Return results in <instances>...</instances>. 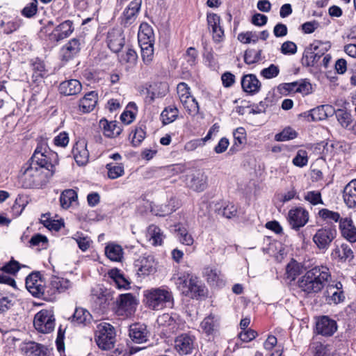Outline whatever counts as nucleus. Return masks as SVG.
<instances>
[{
	"label": "nucleus",
	"instance_id": "7c9ffc66",
	"mask_svg": "<svg viewBox=\"0 0 356 356\" xmlns=\"http://www.w3.org/2000/svg\"><path fill=\"white\" fill-rule=\"evenodd\" d=\"M70 319L75 325H87L91 323L92 317L87 309L83 307H76Z\"/></svg>",
	"mask_w": 356,
	"mask_h": 356
},
{
	"label": "nucleus",
	"instance_id": "4be33fe9",
	"mask_svg": "<svg viewBox=\"0 0 356 356\" xmlns=\"http://www.w3.org/2000/svg\"><path fill=\"white\" fill-rule=\"evenodd\" d=\"M147 327L143 324L135 323L129 327V335L132 341L142 343L147 340Z\"/></svg>",
	"mask_w": 356,
	"mask_h": 356
},
{
	"label": "nucleus",
	"instance_id": "6ab92c4d",
	"mask_svg": "<svg viewBox=\"0 0 356 356\" xmlns=\"http://www.w3.org/2000/svg\"><path fill=\"white\" fill-rule=\"evenodd\" d=\"M341 236L350 243L356 242V227L350 218H341L339 222Z\"/></svg>",
	"mask_w": 356,
	"mask_h": 356
},
{
	"label": "nucleus",
	"instance_id": "6e6552de",
	"mask_svg": "<svg viewBox=\"0 0 356 356\" xmlns=\"http://www.w3.org/2000/svg\"><path fill=\"white\" fill-rule=\"evenodd\" d=\"M33 325L41 333L52 332L55 327V318L51 312L42 309L38 312L34 317Z\"/></svg>",
	"mask_w": 356,
	"mask_h": 356
},
{
	"label": "nucleus",
	"instance_id": "cd10ccee",
	"mask_svg": "<svg viewBox=\"0 0 356 356\" xmlns=\"http://www.w3.org/2000/svg\"><path fill=\"white\" fill-rule=\"evenodd\" d=\"M21 349L27 356H46L47 351L44 346L34 341L24 343Z\"/></svg>",
	"mask_w": 356,
	"mask_h": 356
},
{
	"label": "nucleus",
	"instance_id": "72a5a7b5",
	"mask_svg": "<svg viewBox=\"0 0 356 356\" xmlns=\"http://www.w3.org/2000/svg\"><path fill=\"white\" fill-rule=\"evenodd\" d=\"M188 286V293H186L185 296L197 298L204 295V287L196 276L194 275L193 278H191Z\"/></svg>",
	"mask_w": 356,
	"mask_h": 356
},
{
	"label": "nucleus",
	"instance_id": "423d86ee",
	"mask_svg": "<svg viewBox=\"0 0 356 356\" xmlns=\"http://www.w3.org/2000/svg\"><path fill=\"white\" fill-rule=\"evenodd\" d=\"M72 286V283L67 279L54 276L46 285L44 300L52 301L58 293H63Z\"/></svg>",
	"mask_w": 356,
	"mask_h": 356
},
{
	"label": "nucleus",
	"instance_id": "393cba45",
	"mask_svg": "<svg viewBox=\"0 0 356 356\" xmlns=\"http://www.w3.org/2000/svg\"><path fill=\"white\" fill-rule=\"evenodd\" d=\"M98 101V95L96 91H90L86 93L83 98L79 100V111L82 113H89L96 106Z\"/></svg>",
	"mask_w": 356,
	"mask_h": 356
},
{
	"label": "nucleus",
	"instance_id": "7ed1b4c3",
	"mask_svg": "<svg viewBox=\"0 0 356 356\" xmlns=\"http://www.w3.org/2000/svg\"><path fill=\"white\" fill-rule=\"evenodd\" d=\"M144 302L147 307L153 310L172 308L174 298L172 292L165 288H152L144 292Z\"/></svg>",
	"mask_w": 356,
	"mask_h": 356
},
{
	"label": "nucleus",
	"instance_id": "338daca9",
	"mask_svg": "<svg viewBox=\"0 0 356 356\" xmlns=\"http://www.w3.org/2000/svg\"><path fill=\"white\" fill-rule=\"evenodd\" d=\"M38 10V0H33L22 10V14L26 17H31L35 15Z\"/></svg>",
	"mask_w": 356,
	"mask_h": 356
},
{
	"label": "nucleus",
	"instance_id": "412c9836",
	"mask_svg": "<svg viewBox=\"0 0 356 356\" xmlns=\"http://www.w3.org/2000/svg\"><path fill=\"white\" fill-rule=\"evenodd\" d=\"M81 44L79 40L72 39L70 40L60 49V57L63 60L68 61L75 57L81 50Z\"/></svg>",
	"mask_w": 356,
	"mask_h": 356
},
{
	"label": "nucleus",
	"instance_id": "8fccbe9b",
	"mask_svg": "<svg viewBox=\"0 0 356 356\" xmlns=\"http://www.w3.org/2000/svg\"><path fill=\"white\" fill-rule=\"evenodd\" d=\"M72 238L76 241L79 249L83 252H86L90 247L92 241L90 237L85 236L83 233L76 232Z\"/></svg>",
	"mask_w": 356,
	"mask_h": 356
},
{
	"label": "nucleus",
	"instance_id": "0eeeda50",
	"mask_svg": "<svg viewBox=\"0 0 356 356\" xmlns=\"http://www.w3.org/2000/svg\"><path fill=\"white\" fill-rule=\"evenodd\" d=\"M337 236L335 228L326 226L318 229L313 236L312 240L318 249L326 251Z\"/></svg>",
	"mask_w": 356,
	"mask_h": 356
},
{
	"label": "nucleus",
	"instance_id": "37998d69",
	"mask_svg": "<svg viewBox=\"0 0 356 356\" xmlns=\"http://www.w3.org/2000/svg\"><path fill=\"white\" fill-rule=\"evenodd\" d=\"M77 193L73 189L65 190L60 196V205L63 209H68L77 200Z\"/></svg>",
	"mask_w": 356,
	"mask_h": 356
},
{
	"label": "nucleus",
	"instance_id": "aec40b11",
	"mask_svg": "<svg viewBox=\"0 0 356 356\" xmlns=\"http://www.w3.org/2000/svg\"><path fill=\"white\" fill-rule=\"evenodd\" d=\"M241 87L244 92L248 94L257 93L261 87V83L256 75L248 74L243 76L241 79Z\"/></svg>",
	"mask_w": 356,
	"mask_h": 356
},
{
	"label": "nucleus",
	"instance_id": "a18cd8bd",
	"mask_svg": "<svg viewBox=\"0 0 356 356\" xmlns=\"http://www.w3.org/2000/svg\"><path fill=\"white\" fill-rule=\"evenodd\" d=\"M141 48V56L143 62L149 65L154 58V42L139 43Z\"/></svg>",
	"mask_w": 356,
	"mask_h": 356
},
{
	"label": "nucleus",
	"instance_id": "774afa93",
	"mask_svg": "<svg viewBox=\"0 0 356 356\" xmlns=\"http://www.w3.org/2000/svg\"><path fill=\"white\" fill-rule=\"evenodd\" d=\"M280 51L284 55H293L297 51V46L291 41H286L282 44Z\"/></svg>",
	"mask_w": 356,
	"mask_h": 356
},
{
	"label": "nucleus",
	"instance_id": "e433bc0d",
	"mask_svg": "<svg viewBox=\"0 0 356 356\" xmlns=\"http://www.w3.org/2000/svg\"><path fill=\"white\" fill-rule=\"evenodd\" d=\"M201 328L207 336L213 337L218 332V323L214 317L209 316L202 321Z\"/></svg>",
	"mask_w": 356,
	"mask_h": 356
},
{
	"label": "nucleus",
	"instance_id": "6e6d98bb",
	"mask_svg": "<svg viewBox=\"0 0 356 356\" xmlns=\"http://www.w3.org/2000/svg\"><path fill=\"white\" fill-rule=\"evenodd\" d=\"M335 114L338 122L343 127L346 128L351 124L352 118L350 113L343 109H338Z\"/></svg>",
	"mask_w": 356,
	"mask_h": 356
},
{
	"label": "nucleus",
	"instance_id": "c85d7f7f",
	"mask_svg": "<svg viewBox=\"0 0 356 356\" xmlns=\"http://www.w3.org/2000/svg\"><path fill=\"white\" fill-rule=\"evenodd\" d=\"M73 31L72 24H59L49 34V39L58 42L67 38Z\"/></svg>",
	"mask_w": 356,
	"mask_h": 356
},
{
	"label": "nucleus",
	"instance_id": "b1692460",
	"mask_svg": "<svg viewBox=\"0 0 356 356\" xmlns=\"http://www.w3.org/2000/svg\"><path fill=\"white\" fill-rule=\"evenodd\" d=\"M58 89L65 96L76 95L81 91L82 85L77 79H69L61 82Z\"/></svg>",
	"mask_w": 356,
	"mask_h": 356
},
{
	"label": "nucleus",
	"instance_id": "c9c22d12",
	"mask_svg": "<svg viewBox=\"0 0 356 356\" xmlns=\"http://www.w3.org/2000/svg\"><path fill=\"white\" fill-rule=\"evenodd\" d=\"M147 238L153 245L156 246L161 245L164 236L159 227L151 225L147 228Z\"/></svg>",
	"mask_w": 356,
	"mask_h": 356
},
{
	"label": "nucleus",
	"instance_id": "864d4df0",
	"mask_svg": "<svg viewBox=\"0 0 356 356\" xmlns=\"http://www.w3.org/2000/svg\"><path fill=\"white\" fill-rule=\"evenodd\" d=\"M33 76L36 79L38 78H43L47 74V70L45 68V65L43 61L40 60H35L32 65Z\"/></svg>",
	"mask_w": 356,
	"mask_h": 356
},
{
	"label": "nucleus",
	"instance_id": "f704fd0d",
	"mask_svg": "<svg viewBox=\"0 0 356 356\" xmlns=\"http://www.w3.org/2000/svg\"><path fill=\"white\" fill-rule=\"evenodd\" d=\"M138 38L139 43L154 42V33L149 24H140Z\"/></svg>",
	"mask_w": 356,
	"mask_h": 356
},
{
	"label": "nucleus",
	"instance_id": "4c0bfd02",
	"mask_svg": "<svg viewBox=\"0 0 356 356\" xmlns=\"http://www.w3.org/2000/svg\"><path fill=\"white\" fill-rule=\"evenodd\" d=\"M106 257L113 261H120L123 257V250L119 245L108 243L105 248Z\"/></svg>",
	"mask_w": 356,
	"mask_h": 356
},
{
	"label": "nucleus",
	"instance_id": "20e7f679",
	"mask_svg": "<svg viewBox=\"0 0 356 356\" xmlns=\"http://www.w3.org/2000/svg\"><path fill=\"white\" fill-rule=\"evenodd\" d=\"M95 340L102 350H107L113 348L115 343L114 327L108 323L100 324L96 332Z\"/></svg>",
	"mask_w": 356,
	"mask_h": 356
},
{
	"label": "nucleus",
	"instance_id": "bb28decb",
	"mask_svg": "<svg viewBox=\"0 0 356 356\" xmlns=\"http://www.w3.org/2000/svg\"><path fill=\"white\" fill-rule=\"evenodd\" d=\"M99 127L102 129L103 134L108 138H115L122 132V128L116 121L109 122L106 119H102L99 121Z\"/></svg>",
	"mask_w": 356,
	"mask_h": 356
},
{
	"label": "nucleus",
	"instance_id": "4d7b16f0",
	"mask_svg": "<svg viewBox=\"0 0 356 356\" xmlns=\"http://www.w3.org/2000/svg\"><path fill=\"white\" fill-rule=\"evenodd\" d=\"M286 274L289 279L294 280L300 274L299 264L296 261L292 259L286 267Z\"/></svg>",
	"mask_w": 356,
	"mask_h": 356
},
{
	"label": "nucleus",
	"instance_id": "680f3d73",
	"mask_svg": "<svg viewBox=\"0 0 356 356\" xmlns=\"http://www.w3.org/2000/svg\"><path fill=\"white\" fill-rule=\"evenodd\" d=\"M279 73V67L274 64H271L269 67L264 68L261 71L260 75L266 79H270L276 77Z\"/></svg>",
	"mask_w": 356,
	"mask_h": 356
},
{
	"label": "nucleus",
	"instance_id": "0e129e2a",
	"mask_svg": "<svg viewBox=\"0 0 356 356\" xmlns=\"http://www.w3.org/2000/svg\"><path fill=\"white\" fill-rule=\"evenodd\" d=\"M305 199L313 205L323 204L321 193L316 191H309L305 196Z\"/></svg>",
	"mask_w": 356,
	"mask_h": 356
},
{
	"label": "nucleus",
	"instance_id": "f8f14e48",
	"mask_svg": "<svg viewBox=\"0 0 356 356\" xmlns=\"http://www.w3.org/2000/svg\"><path fill=\"white\" fill-rule=\"evenodd\" d=\"M309 220V212L302 207L291 209L288 212L287 221L294 230H299Z\"/></svg>",
	"mask_w": 356,
	"mask_h": 356
},
{
	"label": "nucleus",
	"instance_id": "58836bf2",
	"mask_svg": "<svg viewBox=\"0 0 356 356\" xmlns=\"http://www.w3.org/2000/svg\"><path fill=\"white\" fill-rule=\"evenodd\" d=\"M332 257L341 261L351 259L354 254L351 248L347 244H342L340 247L336 248L332 252Z\"/></svg>",
	"mask_w": 356,
	"mask_h": 356
},
{
	"label": "nucleus",
	"instance_id": "a878e982",
	"mask_svg": "<svg viewBox=\"0 0 356 356\" xmlns=\"http://www.w3.org/2000/svg\"><path fill=\"white\" fill-rule=\"evenodd\" d=\"M207 175L202 171H197L191 175V180L188 182V186L195 191L201 192L207 187Z\"/></svg>",
	"mask_w": 356,
	"mask_h": 356
},
{
	"label": "nucleus",
	"instance_id": "603ef678",
	"mask_svg": "<svg viewBox=\"0 0 356 356\" xmlns=\"http://www.w3.org/2000/svg\"><path fill=\"white\" fill-rule=\"evenodd\" d=\"M108 176L110 179H115L124 174V167L122 164L108 163L106 165Z\"/></svg>",
	"mask_w": 356,
	"mask_h": 356
},
{
	"label": "nucleus",
	"instance_id": "ea45409f",
	"mask_svg": "<svg viewBox=\"0 0 356 356\" xmlns=\"http://www.w3.org/2000/svg\"><path fill=\"white\" fill-rule=\"evenodd\" d=\"M203 275L207 282L212 285L218 284L222 280L221 272L215 267L207 266L204 268Z\"/></svg>",
	"mask_w": 356,
	"mask_h": 356
},
{
	"label": "nucleus",
	"instance_id": "f03ea898",
	"mask_svg": "<svg viewBox=\"0 0 356 356\" xmlns=\"http://www.w3.org/2000/svg\"><path fill=\"white\" fill-rule=\"evenodd\" d=\"M331 280V272L326 266H316L307 270L298 280L299 288L305 293H320Z\"/></svg>",
	"mask_w": 356,
	"mask_h": 356
},
{
	"label": "nucleus",
	"instance_id": "ddd939ff",
	"mask_svg": "<svg viewBox=\"0 0 356 356\" xmlns=\"http://www.w3.org/2000/svg\"><path fill=\"white\" fill-rule=\"evenodd\" d=\"M334 113V108L328 104L318 106L309 111L305 112L300 115L307 119L308 122L321 121L332 116Z\"/></svg>",
	"mask_w": 356,
	"mask_h": 356
},
{
	"label": "nucleus",
	"instance_id": "4468645a",
	"mask_svg": "<svg viewBox=\"0 0 356 356\" xmlns=\"http://www.w3.org/2000/svg\"><path fill=\"white\" fill-rule=\"evenodd\" d=\"M156 322L166 334H175L181 330L180 321L168 313L160 315Z\"/></svg>",
	"mask_w": 356,
	"mask_h": 356
},
{
	"label": "nucleus",
	"instance_id": "9d476101",
	"mask_svg": "<svg viewBox=\"0 0 356 356\" xmlns=\"http://www.w3.org/2000/svg\"><path fill=\"white\" fill-rule=\"evenodd\" d=\"M115 303V312L117 314L128 316L134 312L138 301L131 293H125L120 295Z\"/></svg>",
	"mask_w": 356,
	"mask_h": 356
},
{
	"label": "nucleus",
	"instance_id": "bf43d9fd",
	"mask_svg": "<svg viewBox=\"0 0 356 356\" xmlns=\"http://www.w3.org/2000/svg\"><path fill=\"white\" fill-rule=\"evenodd\" d=\"M261 50H247L244 55L245 63L250 65L258 62L261 59Z\"/></svg>",
	"mask_w": 356,
	"mask_h": 356
},
{
	"label": "nucleus",
	"instance_id": "f257e3e1",
	"mask_svg": "<svg viewBox=\"0 0 356 356\" xmlns=\"http://www.w3.org/2000/svg\"><path fill=\"white\" fill-rule=\"evenodd\" d=\"M56 154L47 150L46 144L38 145L30 159L21 168L17 182L20 187L26 189L41 188L49 181L54 172V165L51 156Z\"/></svg>",
	"mask_w": 356,
	"mask_h": 356
},
{
	"label": "nucleus",
	"instance_id": "9b49d317",
	"mask_svg": "<svg viewBox=\"0 0 356 356\" xmlns=\"http://www.w3.org/2000/svg\"><path fill=\"white\" fill-rule=\"evenodd\" d=\"M26 287L33 296L44 299L46 286L39 273H31L26 277Z\"/></svg>",
	"mask_w": 356,
	"mask_h": 356
},
{
	"label": "nucleus",
	"instance_id": "de8ad7c7",
	"mask_svg": "<svg viewBox=\"0 0 356 356\" xmlns=\"http://www.w3.org/2000/svg\"><path fill=\"white\" fill-rule=\"evenodd\" d=\"M179 114V110L175 106L165 108L161 113V117L164 124L174 122Z\"/></svg>",
	"mask_w": 356,
	"mask_h": 356
},
{
	"label": "nucleus",
	"instance_id": "5fc2aeb1",
	"mask_svg": "<svg viewBox=\"0 0 356 356\" xmlns=\"http://www.w3.org/2000/svg\"><path fill=\"white\" fill-rule=\"evenodd\" d=\"M296 131L291 127H286L279 134H275V140L276 141H286L296 138Z\"/></svg>",
	"mask_w": 356,
	"mask_h": 356
},
{
	"label": "nucleus",
	"instance_id": "2eb2a0df",
	"mask_svg": "<svg viewBox=\"0 0 356 356\" xmlns=\"http://www.w3.org/2000/svg\"><path fill=\"white\" fill-rule=\"evenodd\" d=\"M337 330V322L327 316H322L316 322V332L325 337L333 335Z\"/></svg>",
	"mask_w": 356,
	"mask_h": 356
},
{
	"label": "nucleus",
	"instance_id": "f3484780",
	"mask_svg": "<svg viewBox=\"0 0 356 356\" xmlns=\"http://www.w3.org/2000/svg\"><path fill=\"white\" fill-rule=\"evenodd\" d=\"M157 264L153 255L143 254L135 261L138 271L143 275H148L156 271Z\"/></svg>",
	"mask_w": 356,
	"mask_h": 356
},
{
	"label": "nucleus",
	"instance_id": "052dcab7",
	"mask_svg": "<svg viewBox=\"0 0 356 356\" xmlns=\"http://www.w3.org/2000/svg\"><path fill=\"white\" fill-rule=\"evenodd\" d=\"M146 132L142 127H137L131 134V143L134 146H138L141 142L145 139Z\"/></svg>",
	"mask_w": 356,
	"mask_h": 356
},
{
	"label": "nucleus",
	"instance_id": "49530a36",
	"mask_svg": "<svg viewBox=\"0 0 356 356\" xmlns=\"http://www.w3.org/2000/svg\"><path fill=\"white\" fill-rule=\"evenodd\" d=\"M218 214L221 215L227 218H232L236 215V207L230 202L224 203L219 207L216 208Z\"/></svg>",
	"mask_w": 356,
	"mask_h": 356
},
{
	"label": "nucleus",
	"instance_id": "473e14b6",
	"mask_svg": "<svg viewBox=\"0 0 356 356\" xmlns=\"http://www.w3.org/2000/svg\"><path fill=\"white\" fill-rule=\"evenodd\" d=\"M179 98L189 115L194 116L198 113L200 108L198 103L191 93L179 97Z\"/></svg>",
	"mask_w": 356,
	"mask_h": 356
},
{
	"label": "nucleus",
	"instance_id": "a19ab883",
	"mask_svg": "<svg viewBox=\"0 0 356 356\" xmlns=\"http://www.w3.org/2000/svg\"><path fill=\"white\" fill-rule=\"evenodd\" d=\"M175 231L177 232V237L180 243L185 245H192L194 239L186 227L180 224L176 225Z\"/></svg>",
	"mask_w": 356,
	"mask_h": 356
},
{
	"label": "nucleus",
	"instance_id": "e2e57ef3",
	"mask_svg": "<svg viewBox=\"0 0 356 356\" xmlns=\"http://www.w3.org/2000/svg\"><path fill=\"white\" fill-rule=\"evenodd\" d=\"M234 145H241L246 142V131L243 127H238L233 133Z\"/></svg>",
	"mask_w": 356,
	"mask_h": 356
},
{
	"label": "nucleus",
	"instance_id": "13d9d810",
	"mask_svg": "<svg viewBox=\"0 0 356 356\" xmlns=\"http://www.w3.org/2000/svg\"><path fill=\"white\" fill-rule=\"evenodd\" d=\"M292 163L294 165L302 168L307 165L308 156L306 150L299 149L296 156L293 159Z\"/></svg>",
	"mask_w": 356,
	"mask_h": 356
},
{
	"label": "nucleus",
	"instance_id": "dca6fc26",
	"mask_svg": "<svg viewBox=\"0 0 356 356\" xmlns=\"http://www.w3.org/2000/svg\"><path fill=\"white\" fill-rule=\"evenodd\" d=\"M107 44L108 48L115 53L120 51L124 45V37L121 28H114L108 33Z\"/></svg>",
	"mask_w": 356,
	"mask_h": 356
},
{
	"label": "nucleus",
	"instance_id": "39448f33",
	"mask_svg": "<svg viewBox=\"0 0 356 356\" xmlns=\"http://www.w3.org/2000/svg\"><path fill=\"white\" fill-rule=\"evenodd\" d=\"M91 297L96 307L102 312L115 303L114 292L102 285H97L91 289Z\"/></svg>",
	"mask_w": 356,
	"mask_h": 356
},
{
	"label": "nucleus",
	"instance_id": "3c124183",
	"mask_svg": "<svg viewBox=\"0 0 356 356\" xmlns=\"http://www.w3.org/2000/svg\"><path fill=\"white\" fill-rule=\"evenodd\" d=\"M318 216L323 220L327 222H340L341 219L340 214L338 212L330 211L327 209H321L318 211Z\"/></svg>",
	"mask_w": 356,
	"mask_h": 356
},
{
	"label": "nucleus",
	"instance_id": "1a4fd4ad",
	"mask_svg": "<svg viewBox=\"0 0 356 356\" xmlns=\"http://www.w3.org/2000/svg\"><path fill=\"white\" fill-rule=\"evenodd\" d=\"M195 340L191 333H182L175 338L174 348L180 355H190L195 348Z\"/></svg>",
	"mask_w": 356,
	"mask_h": 356
},
{
	"label": "nucleus",
	"instance_id": "a211bd4d",
	"mask_svg": "<svg viewBox=\"0 0 356 356\" xmlns=\"http://www.w3.org/2000/svg\"><path fill=\"white\" fill-rule=\"evenodd\" d=\"M72 154L79 165H84L88 162L89 152L86 140L80 139L76 142L72 149Z\"/></svg>",
	"mask_w": 356,
	"mask_h": 356
},
{
	"label": "nucleus",
	"instance_id": "69168bd1",
	"mask_svg": "<svg viewBox=\"0 0 356 356\" xmlns=\"http://www.w3.org/2000/svg\"><path fill=\"white\" fill-rule=\"evenodd\" d=\"M279 92L286 95L289 92H297V81L280 84L277 87Z\"/></svg>",
	"mask_w": 356,
	"mask_h": 356
},
{
	"label": "nucleus",
	"instance_id": "2f4dec72",
	"mask_svg": "<svg viewBox=\"0 0 356 356\" xmlns=\"http://www.w3.org/2000/svg\"><path fill=\"white\" fill-rule=\"evenodd\" d=\"M318 49V46L312 44L309 47H307L304 51L302 63L305 66H313L317 60L321 57L318 53L316 52Z\"/></svg>",
	"mask_w": 356,
	"mask_h": 356
},
{
	"label": "nucleus",
	"instance_id": "c03bdc74",
	"mask_svg": "<svg viewBox=\"0 0 356 356\" xmlns=\"http://www.w3.org/2000/svg\"><path fill=\"white\" fill-rule=\"evenodd\" d=\"M193 275L184 272L180 273L176 279L175 284L183 294L188 293L189 282H191V278H193Z\"/></svg>",
	"mask_w": 356,
	"mask_h": 356
},
{
	"label": "nucleus",
	"instance_id": "5701e85b",
	"mask_svg": "<svg viewBox=\"0 0 356 356\" xmlns=\"http://www.w3.org/2000/svg\"><path fill=\"white\" fill-rule=\"evenodd\" d=\"M19 263L16 261H11L6 264L1 268L2 272H0V283L15 286L16 283L14 279L11 278L8 275H4L3 273L15 274L19 270Z\"/></svg>",
	"mask_w": 356,
	"mask_h": 356
},
{
	"label": "nucleus",
	"instance_id": "79ce46f5",
	"mask_svg": "<svg viewBox=\"0 0 356 356\" xmlns=\"http://www.w3.org/2000/svg\"><path fill=\"white\" fill-rule=\"evenodd\" d=\"M142 0H133L123 12V16L126 20H135L140 11Z\"/></svg>",
	"mask_w": 356,
	"mask_h": 356
},
{
	"label": "nucleus",
	"instance_id": "09e8293b",
	"mask_svg": "<svg viewBox=\"0 0 356 356\" xmlns=\"http://www.w3.org/2000/svg\"><path fill=\"white\" fill-rule=\"evenodd\" d=\"M137 57L136 52L134 49H129L125 53L121 54L118 59L122 64H128L129 67H132L136 64Z\"/></svg>",
	"mask_w": 356,
	"mask_h": 356
},
{
	"label": "nucleus",
	"instance_id": "c756f323",
	"mask_svg": "<svg viewBox=\"0 0 356 356\" xmlns=\"http://www.w3.org/2000/svg\"><path fill=\"white\" fill-rule=\"evenodd\" d=\"M343 198L348 208L356 207V179L350 181L345 186Z\"/></svg>",
	"mask_w": 356,
	"mask_h": 356
}]
</instances>
